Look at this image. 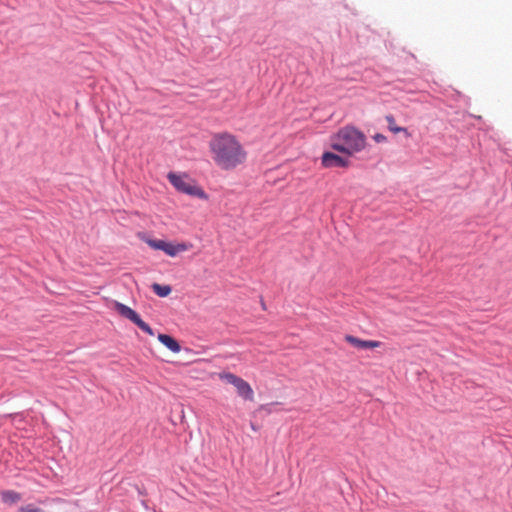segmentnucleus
I'll return each instance as SVG.
<instances>
[{
  "label": "nucleus",
  "mask_w": 512,
  "mask_h": 512,
  "mask_svg": "<svg viewBox=\"0 0 512 512\" xmlns=\"http://www.w3.org/2000/svg\"><path fill=\"white\" fill-rule=\"evenodd\" d=\"M209 147L215 164L223 170H232L246 161L247 152L230 133L213 135Z\"/></svg>",
  "instance_id": "obj_1"
},
{
  "label": "nucleus",
  "mask_w": 512,
  "mask_h": 512,
  "mask_svg": "<svg viewBox=\"0 0 512 512\" xmlns=\"http://www.w3.org/2000/svg\"><path fill=\"white\" fill-rule=\"evenodd\" d=\"M339 139L349 150V155L360 152L366 144L365 135L354 127L346 126L338 131Z\"/></svg>",
  "instance_id": "obj_2"
},
{
  "label": "nucleus",
  "mask_w": 512,
  "mask_h": 512,
  "mask_svg": "<svg viewBox=\"0 0 512 512\" xmlns=\"http://www.w3.org/2000/svg\"><path fill=\"white\" fill-rule=\"evenodd\" d=\"M170 183L180 192L185 193L191 196H197L199 198L206 197L204 191L196 185H193L187 177L184 175H177L173 172H170L167 175Z\"/></svg>",
  "instance_id": "obj_3"
},
{
  "label": "nucleus",
  "mask_w": 512,
  "mask_h": 512,
  "mask_svg": "<svg viewBox=\"0 0 512 512\" xmlns=\"http://www.w3.org/2000/svg\"><path fill=\"white\" fill-rule=\"evenodd\" d=\"M219 377L226 383L233 385L237 390V394L241 398L249 401L253 400L254 392L247 381L230 372H223L219 375Z\"/></svg>",
  "instance_id": "obj_4"
},
{
  "label": "nucleus",
  "mask_w": 512,
  "mask_h": 512,
  "mask_svg": "<svg viewBox=\"0 0 512 512\" xmlns=\"http://www.w3.org/2000/svg\"><path fill=\"white\" fill-rule=\"evenodd\" d=\"M114 309L118 314H120L122 317L130 320L133 324H135L143 332H145L151 336L154 335L153 329L146 322H144L141 319V317L139 316V314L136 311H134L129 306H127L123 303H120L118 301H115Z\"/></svg>",
  "instance_id": "obj_5"
},
{
  "label": "nucleus",
  "mask_w": 512,
  "mask_h": 512,
  "mask_svg": "<svg viewBox=\"0 0 512 512\" xmlns=\"http://www.w3.org/2000/svg\"><path fill=\"white\" fill-rule=\"evenodd\" d=\"M349 163L348 157L339 156L333 152H324L322 155V165L325 168L347 167Z\"/></svg>",
  "instance_id": "obj_6"
},
{
  "label": "nucleus",
  "mask_w": 512,
  "mask_h": 512,
  "mask_svg": "<svg viewBox=\"0 0 512 512\" xmlns=\"http://www.w3.org/2000/svg\"><path fill=\"white\" fill-rule=\"evenodd\" d=\"M345 340L359 350L373 349L381 344L379 341L362 340L352 335H346Z\"/></svg>",
  "instance_id": "obj_7"
},
{
  "label": "nucleus",
  "mask_w": 512,
  "mask_h": 512,
  "mask_svg": "<svg viewBox=\"0 0 512 512\" xmlns=\"http://www.w3.org/2000/svg\"><path fill=\"white\" fill-rule=\"evenodd\" d=\"M158 340L165 347H167L170 351L177 353L181 350L180 344L170 335L160 333L158 335Z\"/></svg>",
  "instance_id": "obj_8"
},
{
  "label": "nucleus",
  "mask_w": 512,
  "mask_h": 512,
  "mask_svg": "<svg viewBox=\"0 0 512 512\" xmlns=\"http://www.w3.org/2000/svg\"><path fill=\"white\" fill-rule=\"evenodd\" d=\"M188 249V246L185 243H178V244H172L169 242H166L164 245V251L167 255L174 257L180 252H184Z\"/></svg>",
  "instance_id": "obj_9"
},
{
  "label": "nucleus",
  "mask_w": 512,
  "mask_h": 512,
  "mask_svg": "<svg viewBox=\"0 0 512 512\" xmlns=\"http://www.w3.org/2000/svg\"><path fill=\"white\" fill-rule=\"evenodd\" d=\"M1 500L5 504H14L21 500V495L18 492L12 490H5L1 492Z\"/></svg>",
  "instance_id": "obj_10"
},
{
  "label": "nucleus",
  "mask_w": 512,
  "mask_h": 512,
  "mask_svg": "<svg viewBox=\"0 0 512 512\" xmlns=\"http://www.w3.org/2000/svg\"><path fill=\"white\" fill-rule=\"evenodd\" d=\"M343 143H344L343 140L339 139V134L337 133L336 135H334L332 137L331 147H332V149H334L340 153H344V154H347L348 156H350L348 148L345 147L346 145H343Z\"/></svg>",
  "instance_id": "obj_11"
},
{
  "label": "nucleus",
  "mask_w": 512,
  "mask_h": 512,
  "mask_svg": "<svg viewBox=\"0 0 512 512\" xmlns=\"http://www.w3.org/2000/svg\"><path fill=\"white\" fill-rule=\"evenodd\" d=\"M153 292L159 297H167L171 293V287L169 285H161L153 283L151 286Z\"/></svg>",
  "instance_id": "obj_12"
},
{
  "label": "nucleus",
  "mask_w": 512,
  "mask_h": 512,
  "mask_svg": "<svg viewBox=\"0 0 512 512\" xmlns=\"http://www.w3.org/2000/svg\"><path fill=\"white\" fill-rule=\"evenodd\" d=\"M387 123H388V129L393 132V133H399V132H404L406 134L407 133V129L405 127H400L398 125H396L395 123V119L392 115H387L385 117Z\"/></svg>",
  "instance_id": "obj_13"
},
{
  "label": "nucleus",
  "mask_w": 512,
  "mask_h": 512,
  "mask_svg": "<svg viewBox=\"0 0 512 512\" xmlns=\"http://www.w3.org/2000/svg\"><path fill=\"white\" fill-rule=\"evenodd\" d=\"M146 243L153 249L155 250H163L164 249V245L166 243V241L164 240H159V239H148L146 240Z\"/></svg>",
  "instance_id": "obj_14"
},
{
  "label": "nucleus",
  "mask_w": 512,
  "mask_h": 512,
  "mask_svg": "<svg viewBox=\"0 0 512 512\" xmlns=\"http://www.w3.org/2000/svg\"><path fill=\"white\" fill-rule=\"evenodd\" d=\"M19 512H45L43 509L36 507L32 504H28L19 509Z\"/></svg>",
  "instance_id": "obj_15"
},
{
  "label": "nucleus",
  "mask_w": 512,
  "mask_h": 512,
  "mask_svg": "<svg viewBox=\"0 0 512 512\" xmlns=\"http://www.w3.org/2000/svg\"><path fill=\"white\" fill-rule=\"evenodd\" d=\"M373 139L377 142V143H382V142H385L387 140L386 136H384L383 134H380V133H377L373 136Z\"/></svg>",
  "instance_id": "obj_16"
}]
</instances>
